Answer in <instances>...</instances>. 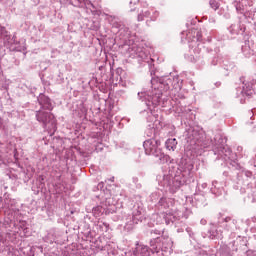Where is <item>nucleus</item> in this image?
<instances>
[{"label":"nucleus","mask_w":256,"mask_h":256,"mask_svg":"<svg viewBox=\"0 0 256 256\" xmlns=\"http://www.w3.org/2000/svg\"><path fill=\"white\" fill-rule=\"evenodd\" d=\"M159 145H161V142L154 138L148 139L143 143L146 155H154V157H156L160 163H167L170 159L169 155L162 153Z\"/></svg>","instance_id":"obj_1"},{"label":"nucleus","mask_w":256,"mask_h":256,"mask_svg":"<svg viewBox=\"0 0 256 256\" xmlns=\"http://www.w3.org/2000/svg\"><path fill=\"white\" fill-rule=\"evenodd\" d=\"M36 119L39 123H42L45 129H55L57 120H55V116L52 113L39 110L36 112Z\"/></svg>","instance_id":"obj_2"},{"label":"nucleus","mask_w":256,"mask_h":256,"mask_svg":"<svg viewBox=\"0 0 256 256\" xmlns=\"http://www.w3.org/2000/svg\"><path fill=\"white\" fill-rule=\"evenodd\" d=\"M163 96V92L161 90H157L156 92H153L152 95L143 93V92H138V97L140 99H143L145 101V104L147 107H151V105H154V107H157L161 101V97Z\"/></svg>","instance_id":"obj_3"},{"label":"nucleus","mask_w":256,"mask_h":256,"mask_svg":"<svg viewBox=\"0 0 256 256\" xmlns=\"http://www.w3.org/2000/svg\"><path fill=\"white\" fill-rule=\"evenodd\" d=\"M38 103L41 109H47L48 111L53 110V103H51V99H49V97L45 96L44 94H40L38 96Z\"/></svg>","instance_id":"obj_4"},{"label":"nucleus","mask_w":256,"mask_h":256,"mask_svg":"<svg viewBox=\"0 0 256 256\" xmlns=\"http://www.w3.org/2000/svg\"><path fill=\"white\" fill-rule=\"evenodd\" d=\"M227 143V139L223 138L221 134H218L214 137L213 145L218 149L219 151H223L225 149V144Z\"/></svg>","instance_id":"obj_5"},{"label":"nucleus","mask_w":256,"mask_h":256,"mask_svg":"<svg viewBox=\"0 0 256 256\" xmlns=\"http://www.w3.org/2000/svg\"><path fill=\"white\" fill-rule=\"evenodd\" d=\"M166 148L169 151H175V149H177V139L173 138V139H168L166 141Z\"/></svg>","instance_id":"obj_6"},{"label":"nucleus","mask_w":256,"mask_h":256,"mask_svg":"<svg viewBox=\"0 0 256 256\" xmlns=\"http://www.w3.org/2000/svg\"><path fill=\"white\" fill-rule=\"evenodd\" d=\"M136 253H139L142 256H147L149 254V247L140 245L136 248Z\"/></svg>","instance_id":"obj_7"},{"label":"nucleus","mask_w":256,"mask_h":256,"mask_svg":"<svg viewBox=\"0 0 256 256\" xmlns=\"http://www.w3.org/2000/svg\"><path fill=\"white\" fill-rule=\"evenodd\" d=\"M157 81L160 84V89H164V91H169V84L165 82V79L158 78Z\"/></svg>","instance_id":"obj_8"},{"label":"nucleus","mask_w":256,"mask_h":256,"mask_svg":"<svg viewBox=\"0 0 256 256\" xmlns=\"http://www.w3.org/2000/svg\"><path fill=\"white\" fill-rule=\"evenodd\" d=\"M133 223H138L141 221V210H136L132 214Z\"/></svg>","instance_id":"obj_9"},{"label":"nucleus","mask_w":256,"mask_h":256,"mask_svg":"<svg viewBox=\"0 0 256 256\" xmlns=\"http://www.w3.org/2000/svg\"><path fill=\"white\" fill-rule=\"evenodd\" d=\"M149 15H151V12H149L147 10L146 11H142V12H140L138 14L137 19H138V21H144L145 17H149Z\"/></svg>","instance_id":"obj_10"},{"label":"nucleus","mask_w":256,"mask_h":256,"mask_svg":"<svg viewBox=\"0 0 256 256\" xmlns=\"http://www.w3.org/2000/svg\"><path fill=\"white\" fill-rule=\"evenodd\" d=\"M158 206L161 207L160 209H165L167 207V200L165 198H161L158 202Z\"/></svg>","instance_id":"obj_11"},{"label":"nucleus","mask_w":256,"mask_h":256,"mask_svg":"<svg viewBox=\"0 0 256 256\" xmlns=\"http://www.w3.org/2000/svg\"><path fill=\"white\" fill-rule=\"evenodd\" d=\"M210 7H212L214 11H217V9H219V3L215 0H210Z\"/></svg>","instance_id":"obj_12"},{"label":"nucleus","mask_w":256,"mask_h":256,"mask_svg":"<svg viewBox=\"0 0 256 256\" xmlns=\"http://www.w3.org/2000/svg\"><path fill=\"white\" fill-rule=\"evenodd\" d=\"M242 93L246 95V97H251V95H253V90L252 89L245 90V88H243Z\"/></svg>","instance_id":"obj_13"},{"label":"nucleus","mask_w":256,"mask_h":256,"mask_svg":"<svg viewBox=\"0 0 256 256\" xmlns=\"http://www.w3.org/2000/svg\"><path fill=\"white\" fill-rule=\"evenodd\" d=\"M236 11L238 13H243V5H241L240 3L236 4Z\"/></svg>","instance_id":"obj_14"},{"label":"nucleus","mask_w":256,"mask_h":256,"mask_svg":"<svg viewBox=\"0 0 256 256\" xmlns=\"http://www.w3.org/2000/svg\"><path fill=\"white\" fill-rule=\"evenodd\" d=\"M153 133H155V128L149 129L147 133L148 137H153Z\"/></svg>","instance_id":"obj_15"},{"label":"nucleus","mask_w":256,"mask_h":256,"mask_svg":"<svg viewBox=\"0 0 256 256\" xmlns=\"http://www.w3.org/2000/svg\"><path fill=\"white\" fill-rule=\"evenodd\" d=\"M139 3V0H131L130 5H137Z\"/></svg>","instance_id":"obj_16"},{"label":"nucleus","mask_w":256,"mask_h":256,"mask_svg":"<svg viewBox=\"0 0 256 256\" xmlns=\"http://www.w3.org/2000/svg\"><path fill=\"white\" fill-rule=\"evenodd\" d=\"M132 181H133V183H139V178L133 177V178H132Z\"/></svg>","instance_id":"obj_17"},{"label":"nucleus","mask_w":256,"mask_h":256,"mask_svg":"<svg viewBox=\"0 0 256 256\" xmlns=\"http://www.w3.org/2000/svg\"><path fill=\"white\" fill-rule=\"evenodd\" d=\"M197 41H201V32H197Z\"/></svg>","instance_id":"obj_18"},{"label":"nucleus","mask_w":256,"mask_h":256,"mask_svg":"<svg viewBox=\"0 0 256 256\" xmlns=\"http://www.w3.org/2000/svg\"><path fill=\"white\" fill-rule=\"evenodd\" d=\"M85 5H91V6H93V3H91V1H89V0H86Z\"/></svg>","instance_id":"obj_19"},{"label":"nucleus","mask_w":256,"mask_h":256,"mask_svg":"<svg viewBox=\"0 0 256 256\" xmlns=\"http://www.w3.org/2000/svg\"><path fill=\"white\" fill-rule=\"evenodd\" d=\"M202 225H207V220H201Z\"/></svg>","instance_id":"obj_20"},{"label":"nucleus","mask_w":256,"mask_h":256,"mask_svg":"<svg viewBox=\"0 0 256 256\" xmlns=\"http://www.w3.org/2000/svg\"><path fill=\"white\" fill-rule=\"evenodd\" d=\"M155 81H157V80L156 79L151 80L152 85H155Z\"/></svg>","instance_id":"obj_21"},{"label":"nucleus","mask_w":256,"mask_h":256,"mask_svg":"<svg viewBox=\"0 0 256 256\" xmlns=\"http://www.w3.org/2000/svg\"><path fill=\"white\" fill-rule=\"evenodd\" d=\"M225 221H226V222H227V221H231V218H226Z\"/></svg>","instance_id":"obj_22"},{"label":"nucleus","mask_w":256,"mask_h":256,"mask_svg":"<svg viewBox=\"0 0 256 256\" xmlns=\"http://www.w3.org/2000/svg\"><path fill=\"white\" fill-rule=\"evenodd\" d=\"M114 180H115V177H112V178L110 179V181H112V182H113Z\"/></svg>","instance_id":"obj_23"},{"label":"nucleus","mask_w":256,"mask_h":256,"mask_svg":"<svg viewBox=\"0 0 256 256\" xmlns=\"http://www.w3.org/2000/svg\"><path fill=\"white\" fill-rule=\"evenodd\" d=\"M155 15H159V12H155Z\"/></svg>","instance_id":"obj_24"}]
</instances>
